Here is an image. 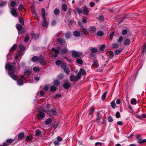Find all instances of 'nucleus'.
<instances>
[{
  "label": "nucleus",
  "instance_id": "9",
  "mask_svg": "<svg viewBox=\"0 0 146 146\" xmlns=\"http://www.w3.org/2000/svg\"><path fill=\"white\" fill-rule=\"evenodd\" d=\"M49 109V106H47L44 107L42 109H40V110L43 111L45 112H47L48 113L50 114V111Z\"/></svg>",
  "mask_w": 146,
  "mask_h": 146
},
{
  "label": "nucleus",
  "instance_id": "50",
  "mask_svg": "<svg viewBox=\"0 0 146 146\" xmlns=\"http://www.w3.org/2000/svg\"><path fill=\"white\" fill-rule=\"evenodd\" d=\"M93 65L96 68H98L99 66V65L98 63L96 62H94Z\"/></svg>",
  "mask_w": 146,
  "mask_h": 146
},
{
  "label": "nucleus",
  "instance_id": "10",
  "mask_svg": "<svg viewBox=\"0 0 146 146\" xmlns=\"http://www.w3.org/2000/svg\"><path fill=\"white\" fill-rule=\"evenodd\" d=\"M11 13L12 15L15 17H16L17 16V13L16 10L14 8L11 9Z\"/></svg>",
  "mask_w": 146,
  "mask_h": 146
},
{
  "label": "nucleus",
  "instance_id": "16",
  "mask_svg": "<svg viewBox=\"0 0 146 146\" xmlns=\"http://www.w3.org/2000/svg\"><path fill=\"white\" fill-rule=\"evenodd\" d=\"M130 43V40L129 39H126L124 41L123 43L125 45H127L129 44Z\"/></svg>",
  "mask_w": 146,
  "mask_h": 146
},
{
  "label": "nucleus",
  "instance_id": "62",
  "mask_svg": "<svg viewBox=\"0 0 146 146\" xmlns=\"http://www.w3.org/2000/svg\"><path fill=\"white\" fill-rule=\"evenodd\" d=\"M117 125H123V123L122 121H118L117 123Z\"/></svg>",
  "mask_w": 146,
  "mask_h": 146
},
{
  "label": "nucleus",
  "instance_id": "52",
  "mask_svg": "<svg viewBox=\"0 0 146 146\" xmlns=\"http://www.w3.org/2000/svg\"><path fill=\"white\" fill-rule=\"evenodd\" d=\"M127 33V31L126 30H123L122 32V34L123 35H126Z\"/></svg>",
  "mask_w": 146,
  "mask_h": 146
},
{
  "label": "nucleus",
  "instance_id": "5",
  "mask_svg": "<svg viewBox=\"0 0 146 146\" xmlns=\"http://www.w3.org/2000/svg\"><path fill=\"white\" fill-rule=\"evenodd\" d=\"M44 116L45 114L44 113L40 111H39L37 115V118L39 120L42 119L44 117Z\"/></svg>",
  "mask_w": 146,
  "mask_h": 146
},
{
  "label": "nucleus",
  "instance_id": "47",
  "mask_svg": "<svg viewBox=\"0 0 146 146\" xmlns=\"http://www.w3.org/2000/svg\"><path fill=\"white\" fill-rule=\"evenodd\" d=\"M61 68L63 69L67 67L66 66V64L65 63H62L61 65Z\"/></svg>",
  "mask_w": 146,
  "mask_h": 146
},
{
  "label": "nucleus",
  "instance_id": "24",
  "mask_svg": "<svg viewBox=\"0 0 146 146\" xmlns=\"http://www.w3.org/2000/svg\"><path fill=\"white\" fill-rule=\"evenodd\" d=\"M24 136V134L23 133H21L18 135V138L20 139H22Z\"/></svg>",
  "mask_w": 146,
  "mask_h": 146
},
{
  "label": "nucleus",
  "instance_id": "4",
  "mask_svg": "<svg viewBox=\"0 0 146 146\" xmlns=\"http://www.w3.org/2000/svg\"><path fill=\"white\" fill-rule=\"evenodd\" d=\"M67 44L64 45H62L60 46L61 48V49H59V50L61 52V53H66L68 52V49L66 48Z\"/></svg>",
  "mask_w": 146,
  "mask_h": 146
},
{
  "label": "nucleus",
  "instance_id": "57",
  "mask_svg": "<svg viewBox=\"0 0 146 146\" xmlns=\"http://www.w3.org/2000/svg\"><path fill=\"white\" fill-rule=\"evenodd\" d=\"M76 62L78 63L81 64H82V61L81 59H79L77 60Z\"/></svg>",
  "mask_w": 146,
  "mask_h": 146
},
{
  "label": "nucleus",
  "instance_id": "20",
  "mask_svg": "<svg viewBox=\"0 0 146 146\" xmlns=\"http://www.w3.org/2000/svg\"><path fill=\"white\" fill-rule=\"evenodd\" d=\"M90 30L91 32H94L96 31V29L94 26H92L90 27Z\"/></svg>",
  "mask_w": 146,
  "mask_h": 146
},
{
  "label": "nucleus",
  "instance_id": "8",
  "mask_svg": "<svg viewBox=\"0 0 146 146\" xmlns=\"http://www.w3.org/2000/svg\"><path fill=\"white\" fill-rule=\"evenodd\" d=\"M86 74V72L85 70L83 69H80L79 72L78 73V77H80V78L81 75H85Z\"/></svg>",
  "mask_w": 146,
  "mask_h": 146
},
{
  "label": "nucleus",
  "instance_id": "31",
  "mask_svg": "<svg viewBox=\"0 0 146 146\" xmlns=\"http://www.w3.org/2000/svg\"><path fill=\"white\" fill-rule=\"evenodd\" d=\"M131 103L132 104L134 105L136 104V101L135 99L133 98L131 100Z\"/></svg>",
  "mask_w": 146,
  "mask_h": 146
},
{
  "label": "nucleus",
  "instance_id": "42",
  "mask_svg": "<svg viewBox=\"0 0 146 146\" xmlns=\"http://www.w3.org/2000/svg\"><path fill=\"white\" fill-rule=\"evenodd\" d=\"M119 44H118L117 43H115L113 44L112 45V47L113 48H117L118 47V46Z\"/></svg>",
  "mask_w": 146,
  "mask_h": 146
},
{
  "label": "nucleus",
  "instance_id": "21",
  "mask_svg": "<svg viewBox=\"0 0 146 146\" xmlns=\"http://www.w3.org/2000/svg\"><path fill=\"white\" fill-rule=\"evenodd\" d=\"M58 42L61 44V46L63 45V44L65 43V40L64 39H58Z\"/></svg>",
  "mask_w": 146,
  "mask_h": 146
},
{
  "label": "nucleus",
  "instance_id": "11",
  "mask_svg": "<svg viewBox=\"0 0 146 146\" xmlns=\"http://www.w3.org/2000/svg\"><path fill=\"white\" fill-rule=\"evenodd\" d=\"M63 87L66 89H68L71 86V85L68 82H65L63 84Z\"/></svg>",
  "mask_w": 146,
  "mask_h": 146
},
{
  "label": "nucleus",
  "instance_id": "41",
  "mask_svg": "<svg viewBox=\"0 0 146 146\" xmlns=\"http://www.w3.org/2000/svg\"><path fill=\"white\" fill-rule=\"evenodd\" d=\"M107 91H106L104 92L103 95L102 96V99L103 100H104L105 99L106 96L107 94Z\"/></svg>",
  "mask_w": 146,
  "mask_h": 146
},
{
  "label": "nucleus",
  "instance_id": "7",
  "mask_svg": "<svg viewBox=\"0 0 146 146\" xmlns=\"http://www.w3.org/2000/svg\"><path fill=\"white\" fill-rule=\"evenodd\" d=\"M52 50L53 52H54L55 53V54H54L53 52L51 53V54H52V56L53 57H56L57 56L58 53L59 52V51L58 50L56 49H55L54 48H53L52 49Z\"/></svg>",
  "mask_w": 146,
  "mask_h": 146
},
{
  "label": "nucleus",
  "instance_id": "35",
  "mask_svg": "<svg viewBox=\"0 0 146 146\" xmlns=\"http://www.w3.org/2000/svg\"><path fill=\"white\" fill-rule=\"evenodd\" d=\"M71 36L70 33L67 32L66 34V37L67 39L69 38Z\"/></svg>",
  "mask_w": 146,
  "mask_h": 146
},
{
  "label": "nucleus",
  "instance_id": "54",
  "mask_svg": "<svg viewBox=\"0 0 146 146\" xmlns=\"http://www.w3.org/2000/svg\"><path fill=\"white\" fill-rule=\"evenodd\" d=\"M54 84L55 85L58 86L60 84V82L58 80H55L54 81Z\"/></svg>",
  "mask_w": 146,
  "mask_h": 146
},
{
  "label": "nucleus",
  "instance_id": "61",
  "mask_svg": "<svg viewBox=\"0 0 146 146\" xmlns=\"http://www.w3.org/2000/svg\"><path fill=\"white\" fill-rule=\"evenodd\" d=\"M32 140V138L29 136H27L26 138V140L27 141H29Z\"/></svg>",
  "mask_w": 146,
  "mask_h": 146
},
{
  "label": "nucleus",
  "instance_id": "1",
  "mask_svg": "<svg viewBox=\"0 0 146 146\" xmlns=\"http://www.w3.org/2000/svg\"><path fill=\"white\" fill-rule=\"evenodd\" d=\"M5 68L7 70H9V74L14 80H17V76L14 74L15 73L14 67L9 64H6L5 66Z\"/></svg>",
  "mask_w": 146,
  "mask_h": 146
},
{
  "label": "nucleus",
  "instance_id": "51",
  "mask_svg": "<svg viewBox=\"0 0 146 146\" xmlns=\"http://www.w3.org/2000/svg\"><path fill=\"white\" fill-rule=\"evenodd\" d=\"M50 90L52 91H54L56 90V87L54 86H51L50 87Z\"/></svg>",
  "mask_w": 146,
  "mask_h": 146
},
{
  "label": "nucleus",
  "instance_id": "23",
  "mask_svg": "<svg viewBox=\"0 0 146 146\" xmlns=\"http://www.w3.org/2000/svg\"><path fill=\"white\" fill-rule=\"evenodd\" d=\"M62 8L64 11H66L67 9V7L66 4H63L62 6Z\"/></svg>",
  "mask_w": 146,
  "mask_h": 146
},
{
  "label": "nucleus",
  "instance_id": "59",
  "mask_svg": "<svg viewBox=\"0 0 146 146\" xmlns=\"http://www.w3.org/2000/svg\"><path fill=\"white\" fill-rule=\"evenodd\" d=\"M62 63V62L60 60H58L56 61V65H59L61 64Z\"/></svg>",
  "mask_w": 146,
  "mask_h": 146
},
{
  "label": "nucleus",
  "instance_id": "48",
  "mask_svg": "<svg viewBox=\"0 0 146 146\" xmlns=\"http://www.w3.org/2000/svg\"><path fill=\"white\" fill-rule=\"evenodd\" d=\"M105 47V45H102L100 47V49L101 51H103Z\"/></svg>",
  "mask_w": 146,
  "mask_h": 146
},
{
  "label": "nucleus",
  "instance_id": "58",
  "mask_svg": "<svg viewBox=\"0 0 146 146\" xmlns=\"http://www.w3.org/2000/svg\"><path fill=\"white\" fill-rule=\"evenodd\" d=\"M94 108H91L90 109V111L89 112V113L92 114V113L94 111Z\"/></svg>",
  "mask_w": 146,
  "mask_h": 146
},
{
  "label": "nucleus",
  "instance_id": "2",
  "mask_svg": "<svg viewBox=\"0 0 146 146\" xmlns=\"http://www.w3.org/2000/svg\"><path fill=\"white\" fill-rule=\"evenodd\" d=\"M32 60L33 62L38 60L39 62L43 65H44L46 64V61L44 58L42 56H40L39 58H38L37 56L33 57L32 58Z\"/></svg>",
  "mask_w": 146,
  "mask_h": 146
},
{
  "label": "nucleus",
  "instance_id": "19",
  "mask_svg": "<svg viewBox=\"0 0 146 146\" xmlns=\"http://www.w3.org/2000/svg\"><path fill=\"white\" fill-rule=\"evenodd\" d=\"M16 27L18 31V33H21L20 30L22 29L23 27L19 24H17L16 25Z\"/></svg>",
  "mask_w": 146,
  "mask_h": 146
},
{
  "label": "nucleus",
  "instance_id": "17",
  "mask_svg": "<svg viewBox=\"0 0 146 146\" xmlns=\"http://www.w3.org/2000/svg\"><path fill=\"white\" fill-rule=\"evenodd\" d=\"M41 12L42 14V16L43 18H45L46 15L47 13L45 12V9L44 8H42L41 10Z\"/></svg>",
  "mask_w": 146,
  "mask_h": 146
},
{
  "label": "nucleus",
  "instance_id": "18",
  "mask_svg": "<svg viewBox=\"0 0 146 146\" xmlns=\"http://www.w3.org/2000/svg\"><path fill=\"white\" fill-rule=\"evenodd\" d=\"M123 40V37L122 36H120L117 40V42L120 45H121V43Z\"/></svg>",
  "mask_w": 146,
  "mask_h": 146
},
{
  "label": "nucleus",
  "instance_id": "64",
  "mask_svg": "<svg viewBox=\"0 0 146 146\" xmlns=\"http://www.w3.org/2000/svg\"><path fill=\"white\" fill-rule=\"evenodd\" d=\"M95 145L97 146H102V143L100 142H97L95 143Z\"/></svg>",
  "mask_w": 146,
  "mask_h": 146
},
{
  "label": "nucleus",
  "instance_id": "22",
  "mask_svg": "<svg viewBox=\"0 0 146 146\" xmlns=\"http://www.w3.org/2000/svg\"><path fill=\"white\" fill-rule=\"evenodd\" d=\"M51 112L54 115H57V112L55 109H52L50 111V113L51 114Z\"/></svg>",
  "mask_w": 146,
  "mask_h": 146
},
{
  "label": "nucleus",
  "instance_id": "13",
  "mask_svg": "<svg viewBox=\"0 0 146 146\" xmlns=\"http://www.w3.org/2000/svg\"><path fill=\"white\" fill-rule=\"evenodd\" d=\"M89 12V10L86 6H84L83 8V13L84 15H88Z\"/></svg>",
  "mask_w": 146,
  "mask_h": 146
},
{
  "label": "nucleus",
  "instance_id": "49",
  "mask_svg": "<svg viewBox=\"0 0 146 146\" xmlns=\"http://www.w3.org/2000/svg\"><path fill=\"white\" fill-rule=\"evenodd\" d=\"M91 51L92 53H95L97 52V50L96 48H92L91 49Z\"/></svg>",
  "mask_w": 146,
  "mask_h": 146
},
{
  "label": "nucleus",
  "instance_id": "25",
  "mask_svg": "<svg viewBox=\"0 0 146 146\" xmlns=\"http://www.w3.org/2000/svg\"><path fill=\"white\" fill-rule=\"evenodd\" d=\"M54 13V14L55 15H58L60 13V10L56 8L55 9Z\"/></svg>",
  "mask_w": 146,
  "mask_h": 146
},
{
  "label": "nucleus",
  "instance_id": "40",
  "mask_svg": "<svg viewBox=\"0 0 146 146\" xmlns=\"http://www.w3.org/2000/svg\"><path fill=\"white\" fill-rule=\"evenodd\" d=\"M111 105L113 108H115L116 107V104L114 102H112L111 103Z\"/></svg>",
  "mask_w": 146,
  "mask_h": 146
},
{
  "label": "nucleus",
  "instance_id": "27",
  "mask_svg": "<svg viewBox=\"0 0 146 146\" xmlns=\"http://www.w3.org/2000/svg\"><path fill=\"white\" fill-rule=\"evenodd\" d=\"M41 133V131L38 129L36 130L35 132V135L36 136H39L40 135Z\"/></svg>",
  "mask_w": 146,
  "mask_h": 146
},
{
  "label": "nucleus",
  "instance_id": "34",
  "mask_svg": "<svg viewBox=\"0 0 146 146\" xmlns=\"http://www.w3.org/2000/svg\"><path fill=\"white\" fill-rule=\"evenodd\" d=\"M17 82L18 85L19 86L22 85L23 84V81L22 80H19L17 81Z\"/></svg>",
  "mask_w": 146,
  "mask_h": 146
},
{
  "label": "nucleus",
  "instance_id": "26",
  "mask_svg": "<svg viewBox=\"0 0 146 146\" xmlns=\"http://www.w3.org/2000/svg\"><path fill=\"white\" fill-rule=\"evenodd\" d=\"M73 34L74 36L76 37L80 36V33L77 31H74L73 33Z\"/></svg>",
  "mask_w": 146,
  "mask_h": 146
},
{
  "label": "nucleus",
  "instance_id": "36",
  "mask_svg": "<svg viewBox=\"0 0 146 146\" xmlns=\"http://www.w3.org/2000/svg\"><path fill=\"white\" fill-rule=\"evenodd\" d=\"M97 34L98 36H102L104 34V33L103 32L100 31L97 32Z\"/></svg>",
  "mask_w": 146,
  "mask_h": 146
},
{
  "label": "nucleus",
  "instance_id": "30",
  "mask_svg": "<svg viewBox=\"0 0 146 146\" xmlns=\"http://www.w3.org/2000/svg\"><path fill=\"white\" fill-rule=\"evenodd\" d=\"M19 48L21 50L24 51L25 49V48L24 47V46L22 44H20L19 46Z\"/></svg>",
  "mask_w": 146,
  "mask_h": 146
},
{
  "label": "nucleus",
  "instance_id": "60",
  "mask_svg": "<svg viewBox=\"0 0 146 146\" xmlns=\"http://www.w3.org/2000/svg\"><path fill=\"white\" fill-rule=\"evenodd\" d=\"M114 34V32H112V33H111L110 35V39L111 40H112V39L113 37V36Z\"/></svg>",
  "mask_w": 146,
  "mask_h": 146
},
{
  "label": "nucleus",
  "instance_id": "32",
  "mask_svg": "<svg viewBox=\"0 0 146 146\" xmlns=\"http://www.w3.org/2000/svg\"><path fill=\"white\" fill-rule=\"evenodd\" d=\"M13 140L11 139H7L6 141V142L9 145L12 143L13 141Z\"/></svg>",
  "mask_w": 146,
  "mask_h": 146
},
{
  "label": "nucleus",
  "instance_id": "6",
  "mask_svg": "<svg viewBox=\"0 0 146 146\" xmlns=\"http://www.w3.org/2000/svg\"><path fill=\"white\" fill-rule=\"evenodd\" d=\"M70 80L72 81H77L79 80L80 78V77H78V75L75 76L74 75H72L70 77Z\"/></svg>",
  "mask_w": 146,
  "mask_h": 146
},
{
  "label": "nucleus",
  "instance_id": "15",
  "mask_svg": "<svg viewBox=\"0 0 146 146\" xmlns=\"http://www.w3.org/2000/svg\"><path fill=\"white\" fill-rule=\"evenodd\" d=\"M75 13H78L79 14L82 13V11L80 8L78 7H76L74 11Z\"/></svg>",
  "mask_w": 146,
  "mask_h": 146
},
{
  "label": "nucleus",
  "instance_id": "14",
  "mask_svg": "<svg viewBox=\"0 0 146 146\" xmlns=\"http://www.w3.org/2000/svg\"><path fill=\"white\" fill-rule=\"evenodd\" d=\"M48 23L46 21V19H44L43 21L42 22V25L43 27H46L48 26Z\"/></svg>",
  "mask_w": 146,
  "mask_h": 146
},
{
  "label": "nucleus",
  "instance_id": "53",
  "mask_svg": "<svg viewBox=\"0 0 146 146\" xmlns=\"http://www.w3.org/2000/svg\"><path fill=\"white\" fill-rule=\"evenodd\" d=\"M120 116V113L119 112L117 111L115 114V117L116 118H118Z\"/></svg>",
  "mask_w": 146,
  "mask_h": 146
},
{
  "label": "nucleus",
  "instance_id": "46",
  "mask_svg": "<svg viewBox=\"0 0 146 146\" xmlns=\"http://www.w3.org/2000/svg\"><path fill=\"white\" fill-rule=\"evenodd\" d=\"M20 31L21 32L20 33H18L19 34H21L23 33H24L26 31V30L23 28H22L20 30Z\"/></svg>",
  "mask_w": 146,
  "mask_h": 146
},
{
  "label": "nucleus",
  "instance_id": "3",
  "mask_svg": "<svg viewBox=\"0 0 146 146\" xmlns=\"http://www.w3.org/2000/svg\"><path fill=\"white\" fill-rule=\"evenodd\" d=\"M72 56L73 57L76 58L80 57L82 55V52L75 51H72Z\"/></svg>",
  "mask_w": 146,
  "mask_h": 146
},
{
  "label": "nucleus",
  "instance_id": "44",
  "mask_svg": "<svg viewBox=\"0 0 146 146\" xmlns=\"http://www.w3.org/2000/svg\"><path fill=\"white\" fill-rule=\"evenodd\" d=\"M16 4L15 2L14 1H12L10 4V5L12 7H14Z\"/></svg>",
  "mask_w": 146,
  "mask_h": 146
},
{
  "label": "nucleus",
  "instance_id": "55",
  "mask_svg": "<svg viewBox=\"0 0 146 146\" xmlns=\"http://www.w3.org/2000/svg\"><path fill=\"white\" fill-rule=\"evenodd\" d=\"M29 40V36L28 35H27L26 36L24 41L25 42H27Z\"/></svg>",
  "mask_w": 146,
  "mask_h": 146
},
{
  "label": "nucleus",
  "instance_id": "33",
  "mask_svg": "<svg viewBox=\"0 0 146 146\" xmlns=\"http://www.w3.org/2000/svg\"><path fill=\"white\" fill-rule=\"evenodd\" d=\"M33 70L34 72H37L39 71L40 70V69L38 67H35L33 68Z\"/></svg>",
  "mask_w": 146,
  "mask_h": 146
},
{
  "label": "nucleus",
  "instance_id": "37",
  "mask_svg": "<svg viewBox=\"0 0 146 146\" xmlns=\"http://www.w3.org/2000/svg\"><path fill=\"white\" fill-rule=\"evenodd\" d=\"M110 54V56L108 58H109L111 59L113 58L114 55V54L113 52L110 51L109 52Z\"/></svg>",
  "mask_w": 146,
  "mask_h": 146
},
{
  "label": "nucleus",
  "instance_id": "28",
  "mask_svg": "<svg viewBox=\"0 0 146 146\" xmlns=\"http://www.w3.org/2000/svg\"><path fill=\"white\" fill-rule=\"evenodd\" d=\"M52 121L51 119L48 118L46 119L45 122V124L46 125H48L51 123Z\"/></svg>",
  "mask_w": 146,
  "mask_h": 146
},
{
  "label": "nucleus",
  "instance_id": "38",
  "mask_svg": "<svg viewBox=\"0 0 146 146\" xmlns=\"http://www.w3.org/2000/svg\"><path fill=\"white\" fill-rule=\"evenodd\" d=\"M122 49L121 50H117L115 51V54L116 55H118L121 52Z\"/></svg>",
  "mask_w": 146,
  "mask_h": 146
},
{
  "label": "nucleus",
  "instance_id": "43",
  "mask_svg": "<svg viewBox=\"0 0 146 146\" xmlns=\"http://www.w3.org/2000/svg\"><path fill=\"white\" fill-rule=\"evenodd\" d=\"M17 47V45L16 44H14L13 45L11 48L10 49V51H13L15 50Z\"/></svg>",
  "mask_w": 146,
  "mask_h": 146
},
{
  "label": "nucleus",
  "instance_id": "45",
  "mask_svg": "<svg viewBox=\"0 0 146 146\" xmlns=\"http://www.w3.org/2000/svg\"><path fill=\"white\" fill-rule=\"evenodd\" d=\"M64 70L66 73L67 74H69L70 72V70L68 68L66 67L64 69Z\"/></svg>",
  "mask_w": 146,
  "mask_h": 146
},
{
  "label": "nucleus",
  "instance_id": "56",
  "mask_svg": "<svg viewBox=\"0 0 146 146\" xmlns=\"http://www.w3.org/2000/svg\"><path fill=\"white\" fill-rule=\"evenodd\" d=\"M142 51L143 53L146 54V44L144 46Z\"/></svg>",
  "mask_w": 146,
  "mask_h": 146
},
{
  "label": "nucleus",
  "instance_id": "63",
  "mask_svg": "<svg viewBox=\"0 0 146 146\" xmlns=\"http://www.w3.org/2000/svg\"><path fill=\"white\" fill-rule=\"evenodd\" d=\"M146 142V139H144L141 141H138V143H143Z\"/></svg>",
  "mask_w": 146,
  "mask_h": 146
},
{
  "label": "nucleus",
  "instance_id": "12",
  "mask_svg": "<svg viewBox=\"0 0 146 146\" xmlns=\"http://www.w3.org/2000/svg\"><path fill=\"white\" fill-rule=\"evenodd\" d=\"M78 24L79 26H80L83 29V33L84 34H87L88 33L87 30H86V29L84 28L83 26L81 25V23L79 21H78Z\"/></svg>",
  "mask_w": 146,
  "mask_h": 146
},
{
  "label": "nucleus",
  "instance_id": "29",
  "mask_svg": "<svg viewBox=\"0 0 146 146\" xmlns=\"http://www.w3.org/2000/svg\"><path fill=\"white\" fill-rule=\"evenodd\" d=\"M31 35L33 36V38H34L35 39H36L38 38V34H34V33H32L31 34Z\"/></svg>",
  "mask_w": 146,
  "mask_h": 146
},
{
  "label": "nucleus",
  "instance_id": "39",
  "mask_svg": "<svg viewBox=\"0 0 146 146\" xmlns=\"http://www.w3.org/2000/svg\"><path fill=\"white\" fill-rule=\"evenodd\" d=\"M134 17H133L132 15L130 14L126 15L123 18H128Z\"/></svg>",
  "mask_w": 146,
  "mask_h": 146
}]
</instances>
